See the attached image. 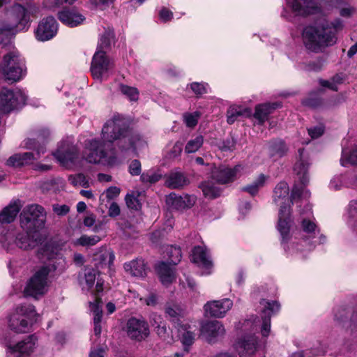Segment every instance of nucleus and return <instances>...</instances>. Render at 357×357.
<instances>
[{
    "label": "nucleus",
    "mask_w": 357,
    "mask_h": 357,
    "mask_svg": "<svg viewBox=\"0 0 357 357\" xmlns=\"http://www.w3.org/2000/svg\"><path fill=\"white\" fill-rule=\"evenodd\" d=\"M304 149H299V160L295 163L294 172L296 176L295 184L293 186L291 198L288 195L289 192V185L286 182L279 183L273 191V201L275 204L280 205L278 222V230L281 235L282 243L287 242L289 238V231L291 223L290 217V203L292 200L300 198H307L310 197L309 190L305 187L310 181L308 169L310 162L308 158L304 155Z\"/></svg>",
    "instance_id": "nucleus-1"
},
{
    "label": "nucleus",
    "mask_w": 357,
    "mask_h": 357,
    "mask_svg": "<svg viewBox=\"0 0 357 357\" xmlns=\"http://www.w3.org/2000/svg\"><path fill=\"white\" fill-rule=\"evenodd\" d=\"M260 305L263 306L261 319L245 320L241 326V330L245 333L238 338L235 344V349L239 357H253L259 349L255 332L260 330L263 337L268 336L271 331V315L279 311L280 305L277 301H269L262 299Z\"/></svg>",
    "instance_id": "nucleus-2"
},
{
    "label": "nucleus",
    "mask_w": 357,
    "mask_h": 357,
    "mask_svg": "<svg viewBox=\"0 0 357 357\" xmlns=\"http://www.w3.org/2000/svg\"><path fill=\"white\" fill-rule=\"evenodd\" d=\"M343 27V21L340 19H335L331 24L325 22L320 25L306 26L303 31V43L307 50L319 52L336 43V33Z\"/></svg>",
    "instance_id": "nucleus-3"
},
{
    "label": "nucleus",
    "mask_w": 357,
    "mask_h": 357,
    "mask_svg": "<svg viewBox=\"0 0 357 357\" xmlns=\"http://www.w3.org/2000/svg\"><path fill=\"white\" fill-rule=\"evenodd\" d=\"M130 132V127L124 118L114 115L107 120L102 128L101 138L106 143L113 144L117 141V147L122 141L127 139Z\"/></svg>",
    "instance_id": "nucleus-4"
},
{
    "label": "nucleus",
    "mask_w": 357,
    "mask_h": 357,
    "mask_svg": "<svg viewBox=\"0 0 357 357\" xmlns=\"http://www.w3.org/2000/svg\"><path fill=\"white\" fill-rule=\"evenodd\" d=\"M37 320V313L33 305L24 304L17 306L9 317L8 326L16 333H27Z\"/></svg>",
    "instance_id": "nucleus-5"
},
{
    "label": "nucleus",
    "mask_w": 357,
    "mask_h": 357,
    "mask_svg": "<svg viewBox=\"0 0 357 357\" xmlns=\"http://www.w3.org/2000/svg\"><path fill=\"white\" fill-rule=\"evenodd\" d=\"M20 226L24 231H37L45 227L46 211L42 206L36 204L27 205L20 215Z\"/></svg>",
    "instance_id": "nucleus-6"
},
{
    "label": "nucleus",
    "mask_w": 357,
    "mask_h": 357,
    "mask_svg": "<svg viewBox=\"0 0 357 357\" xmlns=\"http://www.w3.org/2000/svg\"><path fill=\"white\" fill-rule=\"evenodd\" d=\"M0 241L7 250L12 248L13 244L22 250H32L41 241V234L37 231H24L17 235L13 231H8L1 237Z\"/></svg>",
    "instance_id": "nucleus-7"
},
{
    "label": "nucleus",
    "mask_w": 357,
    "mask_h": 357,
    "mask_svg": "<svg viewBox=\"0 0 357 357\" xmlns=\"http://www.w3.org/2000/svg\"><path fill=\"white\" fill-rule=\"evenodd\" d=\"M25 147L34 151V152L14 154L7 160L6 165L9 167H17L32 164L34 161L40 159L41 155L46 151L44 144L40 143L35 139H27L25 141Z\"/></svg>",
    "instance_id": "nucleus-8"
},
{
    "label": "nucleus",
    "mask_w": 357,
    "mask_h": 357,
    "mask_svg": "<svg viewBox=\"0 0 357 357\" xmlns=\"http://www.w3.org/2000/svg\"><path fill=\"white\" fill-rule=\"evenodd\" d=\"M106 143L102 140L93 139L86 143L85 158L87 162L93 164H103L112 166L116 163V156L107 155L105 150Z\"/></svg>",
    "instance_id": "nucleus-9"
},
{
    "label": "nucleus",
    "mask_w": 357,
    "mask_h": 357,
    "mask_svg": "<svg viewBox=\"0 0 357 357\" xmlns=\"http://www.w3.org/2000/svg\"><path fill=\"white\" fill-rule=\"evenodd\" d=\"M288 10L295 16H307L317 13L319 7L316 0H286V7L283 8L281 16L291 21L292 16Z\"/></svg>",
    "instance_id": "nucleus-10"
},
{
    "label": "nucleus",
    "mask_w": 357,
    "mask_h": 357,
    "mask_svg": "<svg viewBox=\"0 0 357 357\" xmlns=\"http://www.w3.org/2000/svg\"><path fill=\"white\" fill-rule=\"evenodd\" d=\"M26 100V96L20 89H3L0 93V113H10L22 107Z\"/></svg>",
    "instance_id": "nucleus-11"
},
{
    "label": "nucleus",
    "mask_w": 357,
    "mask_h": 357,
    "mask_svg": "<svg viewBox=\"0 0 357 357\" xmlns=\"http://www.w3.org/2000/svg\"><path fill=\"white\" fill-rule=\"evenodd\" d=\"M51 272V269L47 266H42L30 278L24 293L26 296H36L45 293L47 285V275Z\"/></svg>",
    "instance_id": "nucleus-12"
},
{
    "label": "nucleus",
    "mask_w": 357,
    "mask_h": 357,
    "mask_svg": "<svg viewBox=\"0 0 357 357\" xmlns=\"http://www.w3.org/2000/svg\"><path fill=\"white\" fill-rule=\"evenodd\" d=\"M113 68L114 63L107 57L105 51H96L91 65V72L93 78L102 79L107 77Z\"/></svg>",
    "instance_id": "nucleus-13"
},
{
    "label": "nucleus",
    "mask_w": 357,
    "mask_h": 357,
    "mask_svg": "<svg viewBox=\"0 0 357 357\" xmlns=\"http://www.w3.org/2000/svg\"><path fill=\"white\" fill-rule=\"evenodd\" d=\"M30 21L28 10L22 5L15 3L13 6L6 22L8 25H13V30L17 33L27 30L30 26Z\"/></svg>",
    "instance_id": "nucleus-14"
},
{
    "label": "nucleus",
    "mask_w": 357,
    "mask_h": 357,
    "mask_svg": "<svg viewBox=\"0 0 357 357\" xmlns=\"http://www.w3.org/2000/svg\"><path fill=\"white\" fill-rule=\"evenodd\" d=\"M128 336L137 341H142L149 335V327L147 321L142 317L130 318L126 326Z\"/></svg>",
    "instance_id": "nucleus-15"
},
{
    "label": "nucleus",
    "mask_w": 357,
    "mask_h": 357,
    "mask_svg": "<svg viewBox=\"0 0 357 357\" xmlns=\"http://www.w3.org/2000/svg\"><path fill=\"white\" fill-rule=\"evenodd\" d=\"M243 167L237 165L234 167L220 165L214 168L211 172V178L220 184H226L235 181L241 174Z\"/></svg>",
    "instance_id": "nucleus-16"
},
{
    "label": "nucleus",
    "mask_w": 357,
    "mask_h": 357,
    "mask_svg": "<svg viewBox=\"0 0 357 357\" xmlns=\"http://www.w3.org/2000/svg\"><path fill=\"white\" fill-rule=\"evenodd\" d=\"M233 306V301L229 298L208 301L204 305L206 316L222 318Z\"/></svg>",
    "instance_id": "nucleus-17"
},
{
    "label": "nucleus",
    "mask_w": 357,
    "mask_h": 357,
    "mask_svg": "<svg viewBox=\"0 0 357 357\" xmlns=\"http://www.w3.org/2000/svg\"><path fill=\"white\" fill-rule=\"evenodd\" d=\"M301 231L302 238L304 240L305 244L309 245H315L317 243H323L325 241V236L319 235V230L317 228L316 224L311 221L304 218L301 222Z\"/></svg>",
    "instance_id": "nucleus-18"
},
{
    "label": "nucleus",
    "mask_w": 357,
    "mask_h": 357,
    "mask_svg": "<svg viewBox=\"0 0 357 357\" xmlns=\"http://www.w3.org/2000/svg\"><path fill=\"white\" fill-rule=\"evenodd\" d=\"M57 32V23L53 17L43 19L35 31L38 40L45 41L52 38Z\"/></svg>",
    "instance_id": "nucleus-19"
},
{
    "label": "nucleus",
    "mask_w": 357,
    "mask_h": 357,
    "mask_svg": "<svg viewBox=\"0 0 357 357\" xmlns=\"http://www.w3.org/2000/svg\"><path fill=\"white\" fill-rule=\"evenodd\" d=\"M145 146H146V141L144 137L139 133L133 132L130 128L129 136L119 144V150L123 154H127L130 151L136 153L137 149H140Z\"/></svg>",
    "instance_id": "nucleus-20"
},
{
    "label": "nucleus",
    "mask_w": 357,
    "mask_h": 357,
    "mask_svg": "<svg viewBox=\"0 0 357 357\" xmlns=\"http://www.w3.org/2000/svg\"><path fill=\"white\" fill-rule=\"evenodd\" d=\"M201 332L209 343H214L225 335V329L221 322L208 321L202 325Z\"/></svg>",
    "instance_id": "nucleus-21"
},
{
    "label": "nucleus",
    "mask_w": 357,
    "mask_h": 357,
    "mask_svg": "<svg viewBox=\"0 0 357 357\" xmlns=\"http://www.w3.org/2000/svg\"><path fill=\"white\" fill-rule=\"evenodd\" d=\"M43 255L50 261H52V264L47 266L51 269V271L63 272L66 268V260L61 251L56 248H53L50 245H46Z\"/></svg>",
    "instance_id": "nucleus-22"
},
{
    "label": "nucleus",
    "mask_w": 357,
    "mask_h": 357,
    "mask_svg": "<svg viewBox=\"0 0 357 357\" xmlns=\"http://www.w3.org/2000/svg\"><path fill=\"white\" fill-rule=\"evenodd\" d=\"M78 151L77 147L69 141L62 142L54 153V157L62 164L66 165L68 162H73L77 158Z\"/></svg>",
    "instance_id": "nucleus-23"
},
{
    "label": "nucleus",
    "mask_w": 357,
    "mask_h": 357,
    "mask_svg": "<svg viewBox=\"0 0 357 357\" xmlns=\"http://www.w3.org/2000/svg\"><path fill=\"white\" fill-rule=\"evenodd\" d=\"M36 342V337L30 335L15 345H9L7 357H21L24 354H29L33 351Z\"/></svg>",
    "instance_id": "nucleus-24"
},
{
    "label": "nucleus",
    "mask_w": 357,
    "mask_h": 357,
    "mask_svg": "<svg viewBox=\"0 0 357 357\" xmlns=\"http://www.w3.org/2000/svg\"><path fill=\"white\" fill-rule=\"evenodd\" d=\"M68 5V4H64V6H61L63 7V9L58 13L59 20L71 27L81 24L84 21L85 17L75 10L66 9V7Z\"/></svg>",
    "instance_id": "nucleus-25"
},
{
    "label": "nucleus",
    "mask_w": 357,
    "mask_h": 357,
    "mask_svg": "<svg viewBox=\"0 0 357 357\" xmlns=\"http://www.w3.org/2000/svg\"><path fill=\"white\" fill-rule=\"evenodd\" d=\"M22 204L20 199H15L3 208L0 212V222L2 224H8L15 220L19 213Z\"/></svg>",
    "instance_id": "nucleus-26"
},
{
    "label": "nucleus",
    "mask_w": 357,
    "mask_h": 357,
    "mask_svg": "<svg viewBox=\"0 0 357 357\" xmlns=\"http://www.w3.org/2000/svg\"><path fill=\"white\" fill-rule=\"evenodd\" d=\"M191 261L199 266L208 269L213 263L206 248L202 246H195L192 252Z\"/></svg>",
    "instance_id": "nucleus-27"
},
{
    "label": "nucleus",
    "mask_w": 357,
    "mask_h": 357,
    "mask_svg": "<svg viewBox=\"0 0 357 357\" xmlns=\"http://www.w3.org/2000/svg\"><path fill=\"white\" fill-rule=\"evenodd\" d=\"M156 270L161 283L164 286H169L176 279L175 268L167 262H160L158 264Z\"/></svg>",
    "instance_id": "nucleus-28"
},
{
    "label": "nucleus",
    "mask_w": 357,
    "mask_h": 357,
    "mask_svg": "<svg viewBox=\"0 0 357 357\" xmlns=\"http://www.w3.org/2000/svg\"><path fill=\"white\" fill-rule=\"evenodd\" d=\"M279 107H280V104L278 102L258 105L255 107L253 116L258 121V123L262 125L268 119V115Z\"/></svg>",
    "instance_id": "nucleus-29"
},
{
    "label": "nucleus",
    "mask_w": 357,
    "mask_h": 357,
    "mask_svg": "<svg viewBox=\"0 0 357 357\" xmlns=\"http://www.w3.org/2000/svg\"><path fill=\"white\" fill-rule=\"evenodd\" d=\"M5 71L2 72L4 78L11 82L20 80L25 75L26 68L24 59L20 61V64H15L14 67H5Z\"/></svg>",
    "instance_id": "nucleus-30"
},
{
    "label": "nucleus",
    "mask_w": 357,
    "mask_h": 357,
    "mask_svg": "<svg viewBox=\"0 0 357 357\" xmlns=\"http://www.w3.org/2000/svg\"><path fill=\"white\" fill-rule=\"evenodd\" d=\"M188 180L183 173L172 171L167 176L165 184L172 189L182 188L188 184Z\"/></svg>",
    "instance_id": "nucleus-31"
},
{
    "label": "nucleus",
    "mask_w": 357,
    "mask_h": 357,
    "mask_svg": "<svg viewBox=\"0 0 357 357\" xmlns=\"http://www.w3.org/2000/svg\"><path fill=\"white\" fill-rule=\"evenodd\" d=\"M176 327L178 337L184 346V350L188 352V347L193 344L195 335L193 332L189 331V326L178 323Z\"/></svg>",
    "instance_id": "nucleus-32"
},
{
    "label": "nucleus",
    "mask_w": 357,
    "mask_h": 357,
    "mask_svg": "<svg viewBox=\"0 0 357 357\" xmlns=\"http://www.w3.org/2000/svg\"><path fill=\"white\" fill-rule=\"evenodd\" d=\"M115 255L111 250H105L102 253L96 255L94 260L96 261V266L98 269L107 268L111 271Z\"/></svg>",
    "instance_id": "nucleus-33"
},
{
    "label": "nucleus",
    "mask_w": 357,
    "mask_h": 357,
    "mask_svg": "<svg viewBox=\"0 0 357 357\" xmlns=\"http://www.w3.org/2000/svg\"><path fill=\"white\" fill-rule=\"evenodd\" d=\"M124 269L126 273L132 276L143 277L145 275V264L141 259L125 263Z\"/></svg>",
    "instance_id": "nucleus-34"
},
{
    "label": "nucleus",
    "mask_w": 357,
    "mask_h": 357,
    "mask_svg": "<svg viewBox=\"0 0 357 357\" xmlns=\"http://www.w3.org/2000/svg\"><path fill=\"white\" fill-rule=\"evenodd\" d=\"M252 115V111L249 108L241 107H230L227 113V123H234L239 116L250 117Z\"/></svg>",
    "instance_id": "nucleus-35"
},
{
    "label": "nucleus",
    "mask_w": 357,
    "mask_h": 357,
    "mask_svg": "<svg viewBox=\"0 0 357 357\" xmlns=\"http://www.w3.org/2000/svg\"><path fill=\"white\" fill-rule=\"evenodd\" d=\"M22 60H23V59L20 56L17 51L13 50L9 52L3 56L2 61L0 62V71L1 73L4 72L6 69L5 67H14L15 64L19 65L20 61Z\"/></svg>",
    "instance_id": "nucleus-36"
},
{
    "label": "nucleus",
    "mask_w": 357,
    "mask_h": 357,
    "mask_svg": "<svg viewBox=\"0 0 357 357\" xmlns=\"http://www.w3.org/2000/svg\"><path fill=\"white\" fill-rule=\"evenodd\" d=\"M90 309L93 313L94 333L98 336L100 335L102 331L100 322L102 312L100 303L98 301H96L93 303H90Z\"/></svg>",
    "instance_id": "nucleus-37"
},
{
    "label": "nucleus",
    "mask_w": 357,
    "mask_h": 357,
    "mask_svg": "<svg viewBox=\"0 0 357 357\" xmlns=\"http://www.w3.org/2000/svg\"><path fill=\"white\" fill-rule=\"evenodd\" d=\"M13 27V25H8L6 22L0 24V45L6 46L9 43L11 36L16 33Z\"/></svg>",
    "instance_id": "nucleus-38"
},
{
    "label": "nucleus",
    "mask_w": 357,
    "mask_h": 357,
    "mask_svg": "<svg viewBox=\"0 0 357 357\" xmlns=\"http://www.w3.org/2000/svg\"><path fill=\"white\" fill-rule=\"evenodd\" d=\"M270 152L272 156L282 157L288 151V148L282 139H275L270 142Z\"/></svg>",
    "instance_id": "nucleus-39"
},
{
    "label": "nucleus",
    "mask_w": 357,
    "mask_h": 357,
    "mask_svg": "<svg viewBox=\"0 0 357 357\" xmlns=\"http://www.w3.org/2000/svg\"><path fill=\"white\" fill-rule=\"evenodd\" d=\"M114 38V33L113 29L107 28L104 33L101 36L97 51H105L108 49Z\"/></svg>",
    "instance_id": "nucleus-40"
},
{
    "label": "nucleus",
    "mask_w": 357,
    "mask_h": 357,
    "mask_svg": "<svg viewBox=\"0 0 357 357\" xmlns=\"http://www.w3.org/2000/svg\"><path fill=\"white\" fill-rule=\"evenodd\" d=\"M204 195L209 199H214L220 195L221 190L215 186L211 181H205L201 183L200 186Z\"/></svg>",
    "instance_id": "nucleus-41"
},
{
    "label": "nucleus",
    "mask_w": 357,
    "mask_h": 357,
    "mask_svg": "<svg viewBox=\"0 0 357 357\" xmlns=\"http://www.w3.org/2000/svg\"><path fill=\"white\" fill-rule=\"evenodd\" d=\"M340 163L342 166H347L348 164L357 165V148L352 151L342 149Z\"/></svg>",
    "instance_id": "nucleus-42"
},
{
    "label": "nucleus",
    "mask_w": 357,
    "mask_h": 357,
    "mask_svg": "<svg viewBox=\"0 0 357 357\" xmlns=\"http://www.w3.org/2000/svg\"><path fill=\"white\" fill-rule=\"evenodd\" d=\"M203 144L204 137L202 135H198L187 142L185 146V151L187 153H195L202 146Z\"/></svg>",
    "instance_id": "nucleus-43"
},
{
    "label": "nucleus",
    "mask_w": 357,
    "mask_h": 357,
    "mask_svg": "<svg viewBox=\"0 0 357 357\" xmlns=\"http://www.w3.org/2000/svg\"><path fill=\"white\" fill-rule=\"evenodd\" d=\"M166 203L172 209L183 210L182 196L170 193L166 198Z\"/></svg>",
    "instance_id": "nucleus-44"
},
{
    "label": "nucleus",
    "mask_w": 357,
    "mask_h": 357,
    "mask_svg": "<svg viewBox=\"0 0 357 357\" xmlns=\"http://www.w3.org/2000/svg\"><path fill=\"white\" fill-rule=\"evenodd\" d=\"M68 181L74 186H81L84 188L90 186L89 179L83 174L70 175L68 177Z\"/></svg>",
    "instance_id": "nucleus-45"
},
{
    "label": "nucleus",
    "mask_w": 357,
    "mask_h": 357,
    "mask_svg": "<svg viewBox=\"0 0 357 357\" xmlns=\"http://www.w3.org/2000/svg\"><path fill=\"white\" fill-rule=\"evenodd\" d=\"M167 255L169 256V264L176 265L181 259V250L180 248L171 245L167 248Z\"/></svg>",
    "instance_id": "nucleus-46"
},
{
    "label": "nucleus",
    "mask_w": 357,
    "mask_h": 357,
    "mask_svg": "<svg viewBox=\"0 0 357 357\" xmlns=\"http://www.w3.org/2000/svg\"><path fill=\"white\" fill-rule=\"evenodd\" d=\"M100 240V237L97 235H82L76 240L75 244L82 246H93L98 243Z\"/></svg>",
    "instance_id": "nucleus-47"
},
{
    "label": "nucleus",
    "mask_w": 357,
    "mask_h": 357,
    "mask_svg": "<svg viewBox=\"0 0 357 357\" xmlns=\"http://www.w3.org/2000/svg\"><path fill=\"white\" fill-rule=\"evenodd\" d=\"M326 352L325 348L321 347V349L318 348H312L310 350H307L305 351H298L292 354L290 357H310V356H317L324 355Z\"/></svg>",
    "instance_id": "nucleus-48"
},
{
    "label": "nucleus",
    "mask_w": 357,
    "mask_h": 357,
    "mask_svg": "<svg viewBox=\"0 0 357 357\" xmlns=\"http://www.w3.org/2000/svg\"><path fill=\"white\" fill-rule=\"evenodd\" d=\"M323 66V63L321 59L317 61H309L307 63H301L298 67L301 70L305 71H319Z\"/></svg>",
    "instance_id": "nucleus-49"
},
{
    "label": "nucleus",
    "mask_w": 357,
    "mask_h": 357,
    "mask_svg": "<svg viewBox=\"0 0 357 357\" xmlns=\"http://www.w3.org/2000/svg\"><path fill=\"white\" fill-rule=\"evenodd\" d=\"M119 89L121 92L131 101H135L138 99L139 93L137 89L123 84H121Z\"/></svg>",
    "instance_id": "nucleus-50"
},
{
    "label": "nucleus",
    "mask_w": 357,
    "mask_h": 357,
    "mask_svg": "<svg viewBox=\"0 0 357 357\" xmlns=\"http://www.w3.org/2000/svg\"><path fill=\"white\" fill-rule=\"evenodd\" d=\"M98 271L93 268H86L84 271V281L87 288L91 289L96 279Z\"/></svg>",
    "instance_id": "nucleus-51"
},
{
    "label": "nucleus",
    "mask_w": 357,
    "mask_h": 357,
    "mask_svg": "<svg viewBox=\"0 0 357 357\" xmlns=\"http://www.w3.org/2000/svg\"><path fill=\"white\" fill-rule=\"evenodd\" d=\"M183 151V144L181 142H176L172 149L167 151L166 157L168 159L174 160L180 156Z\"/></svg>",
    "instance_id": "nucleus-52"
},
{
    "label": "nucleus",
    "mask_w": 357,
    "mask_h": 357,
    "mask_svg": "<svg viewBox=\"0 0 357 357\" xmlns=\"http://www.w3.org/2000/svg\"><path fill=\"white\" fill-rule=\"evenodd\" d=\"M127 206L132 210L138 211L141 208V203L138 198L133 195H127L125 198Z\"/></svg>",
    "instance_id": "nucleus-53"
},
{
    "label": "nucleus",
    "mask_w": 357,
    "mask_h": 357,
    "mask_svg": "<svg viewBox=\"0 0 357 357\" xmlns=\"http://www.w3.org/2000/svg\"><path fill=\"white\" fill-rule=\"evenodd\" d=\"M192 91L197 96L207 93L208 84L204 82H192L190 84Z\"/></svg>",
    "instance_id": "nucleus-54"
},
{
    "label": "nucleus",
    "mask_w": 357,
    "mask_h": 357,
    "mask_svg": "<svg viewBox=\"0 0 357 357\" xmlns=\"http://www.w3.org/2000/svg\"><path fill=\"white\" fill-rule=\"evenodd\" d=\"M199 117V114L198 112L185 114L184 119L186 126L190 128L195 127L197 124Z\"/></svg>",
    "instance_id": "nucleus-55"
},
{
    "label": "nucleus",
    "mask_w": 357,
    "mask_h": 357,
    "mask_svg": "<svg viewBox=\"0 0 357 357\" xmlns=\"http://www.w3.org/2000/svg\"><path fill=\"white\" fill-rule=\"evenodd\" d=\"M197 198L194 195H184L182 196L183 210L192 208L195 204Z\"/></svg>",
    "instance_id": "nucleus-56"
},
{
    "label": "nucleus",
    "mask_w": 357,
    "mask_h": 357,
    "mask_svg": "<svg viewBox=\"0 0 357 357\" xmlns=\"http://www.w3.org/2000/svg\"><path fill=\"white\" fill-rule=\"evenodd\" d=\"M141 163L138 160H133L129 165V172L132 176H138L141 174Z\"/></svg>",
    "instance_id": "nucleus-57"
},
{
    "label": "nucleus",
    "mask_w": 357,
    "mask_h": 357,
    "mask_svg": "<svg viewBox=\"0 0 357 357\" xmlns=\"http://www.w3.org/2000/svg\"><path fill=\"white\" fill-rule=\"evenodd\" d=\"M349 312L345 308H340L335 313V319L339 323H344L348 318Z\"/></svg>",
    "instance_id": "nucleus-58"
},
{
    "label": "nucleus",
    "mask_w": 357,
    "mask_h": 357,
    "mask_svg": "<svg viewBox=\"0 0 357 357\" xmlns=\"http://www.w3.org/2000/svg\"><path fill=\"white\" fill-rule=\"evenodd\" d=\"M52 208L53 211L59 216L66 215L70 211V207L66 204H54Z\"/></svg>",
    "instance_id": "nucleus-59"
},
{
    "label": "nucleus",
    "mask_w": 357,
    "mask_h": 357,
    "mask_svg": "<svg viewBox=\"0 0 357 357\" xmlns=\"http://www.w3.org/2000/svg\"><path fill=\"white\" fill-rule=\"evenodd\" d=\"M309 135L312 139H316L321 136L324 133V128L322 126H318L310 128L307 130Z\"/></svg>",
    "instance_id": "nucleus-60"
},
{
    "label": "nucleus",
    "mask_w": 357,
    "mask_h": 357,
    "mask_svg": "<svg viewBox=\"0 0 357 357\" xmlns=\"http://www.w3.org/2000/svg\"><path fill=\"white\" fill-rule=\"evenodd\" d=\"M166 313L174 321L176 320L177 321H180V319L178 318V317L180 316V310L178 307H167L166 308ZM178 323L179 322H177L176 324Z\"/></svg>",
    "instance_id": "nucleus-61"
},
{
    "label": "nucleus",
    "mask_w": 357,
    "mask_h": 357,
    "mask_svg": "<svg viewBox=\"0 0 357 357\" xmlns=\"http://www.w3.org/2000/svg\"><path fill=\"white\" fill-rule=\"evenodd\" d=\"M343 176H337L334 177L330 182V188L335 190H338L343 185Z\"/></svg>",
    "instance_id": "nucleus-62"
},
{
    "label": "nucleus",
    "mask_w": 357,
    "mask_h": 357,
    "mask_svg": "<svg viewBox=\"0 0 357 357\" xmlns=\"http://www.w3.org/2000/svg\"><path fill=\"white\" fill-rule=\"evenodd\" d=\"M120 194V188L116 186H112L107 188L105 191V195L107 199H113L118 197Z\"/></svg>",
    "instance_id": "nucleus-63"
},
{
    "label": "nucleus",
    "mask_w": 357,
    "mask_h": 357,
    "mask_svg": "<svg viewBox=\"0 0 357 357\" xmlns=\"http://www.w3.org/2000/svg\"><path fill=\"white\" fill-rule=\"evenodd\" d=\"M159 16L160 19L162 22H166L169 21L172 18L173 13L171 10H168L167 8H162L159 13Z\"/></svg>",
    "instance_id": "nucleus-64"
}]
</instances>
